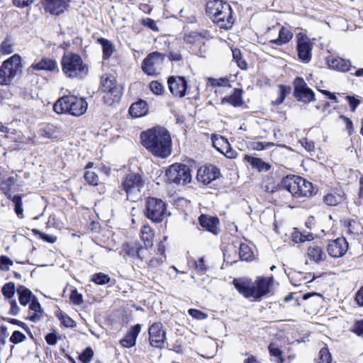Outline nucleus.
I'll use <instances>...</instances> for the list:
<instances>
[{
  "label": "nucleus",
  "instance_id": "f257e3e1",
  "mask_svg": "<svg viewBox=\"0 0 363 363\" xmlns=\"http://www.w3.org/2000/svg\"><path fill=\"white\" fill-rule=\"evenodd\" d=\"M143 145L155 157L166 158L172 152V138L167 130L155 127L141 133Z\"/></svg>",
  "mask_w": 363,
  "mask_h": 363
},
{
  "label": "nucleus",
  "instance_id": "f03ea898",
  "mask_svg": "<svg viewBox=\"0 0 363 363\" xmlns=\"http://www.w3.org/2000/svg\"><path fill=\"white\" fill-rule=\"evenodd\" d=\"M87 107L88 104L85 99L66 95L58 99L53 105V110L57 114L69 113L79 117L86 113Z\"/></svg>",
  "mask_w": 363,
  "mask_h": 363
},
{
  "label": "nucleus",
  "instance_id": "7ed1b4c3",
  "mask_svg": "<svg viewBox=\"0 0 363 363\" xmlns=\"http://www.w3.org/2000/svg\"><path fill=\"white\" fill-rule=\"evenodd\" d=\"M62 69L67 77L82 79L88 73V66L84 63L82 57L74 53L65 54L61 59Z\"/></svg>",
  "mask_w": 363,
  "mask_h": 363
},
{
  "label": "nucleus",
  "instance_id": "20e7f679",
  "mask_svg": "<svg viewBox=\"0 0 363 363\" xmlns=\"http://www.w3.org/2000/svg\"><path fill=\"white\" fill-rule=\"evenodd\" d=\"M167 203L162 199L148 197L145 199L144 214L152 223H161L170 213H167Z\"/></svg>",
  "mask_w": 363,
  "mask_h": 363
},
{
  "label": "nucleus",
  "instance_id": "39448f33",
  "mask_svg": "<svg viewBox=\"0 0 363 363\" xmlns=\"http://www.w3.org/2000/svg\"><path fill=\"white\" fill-rule=\"evenodd\" d=\"M101 89L104 92V101L108 106L118 103L123 96V87L118 84L115 77L110 75L101 78Z\"/></svg>",
  "mask_w": 363,
  "mask_h": 363
},
{
  "label": "nucleus",
  "instance_id": "423d86ee",
  "mask_svg": "<svg viewBox=\"0 0 363 363\" xmlns=\"http://www.w3.org/2000/svg\"><path fill=\"white\" fill-rule=\"evenodd\" d=\"M169 181L177 184L185 185L191 181L190 168L184 164L174 163L166 172Z\"/></svg>",
  "mask_w": 363,
  "mask_h": 363
},
{
  "label": "nucleus",
  "instance_id": "0eeeda50",
  "mask_svg": "<svg viewBox=\"0 0 363 363\" xmlns=\"http://www.w3.org/2000/svg\"><path fill=\"white\" fill-rule=\"evenodd\" d=\"M21 64V58L18 55L11 56L5 60L0 67V85H7L11 83L16 75Z\"/></svg>",
  "mask_w": 363,
  "mask_h": 363
},
{
  "label": "nucleus",
  "instance_id": "6e6552de",
  "mask_svg": "<svg viewBox=\"0 0 363 363\" xmlns=\"http://www.w3.org/2000/svg\"><path fill=\"white\" fill-rule=\"evenodd\" d=\"M144 182L139 174L130 173L126 175L121 184L123 190L126 193L128 199L134 201L140 196Z\"/></svg>",
  "mask_w": 363,
  "mask_h": 363
},
{
  "label": "nucleus",
  "instance_id": "1a4fd4ad",
  "mask_svg": "<svg viewBox=\"0 0 363 363\" xmlns=\"http://www.w3.org/2000/svg\"><path fill=\"white\" fill-rule=\"evenodd\" d=\"M165 55L159 52H153L147 55L142 62L143 71L147 75H157L163 65Z\"/></svg>",
  "mask_w": 363,
  "mask_h": 363
},
{
  "label": "nucleus",
  "instance_id": "9d476101",
  "mask_svg": "<svg viewBox=\"0 0 363 363\" xmlns=\"http://www.w3.org/2000/svg\"><path fill=\"white\" fill-rule=\"evenodd\" d=\"M293 84L294 96L298 101L310 103L315 100V93L302 77H296Z\"/></svg>",
  "mask_w": 363,
  "mask_h": 363
},
{
  "label": "nucleus",
  "instance_id": "9b49d317",
  "mask_svg": "<svg viewBox=\"0 0 363 363\" xmlns=\"http://www.w3.org/2000/svg\"><path fill=\"white\" fill-rule=\"evenodd\" d=\"M150 345L156 348H164L166 342V331L163 325L158 322L152 324L148 329Z\"/></svg>",
  "mask_w": 363,
  "mask_h": 363
},
{
  "label": "nucleus",
  "instance_id": "f8f14e48",
  "mask_svg": "<svg viewBox=\"0 0 363 363\" xmlns=\"http://www.w3.org/2000/svg\"><path fill=\"white\" fill-rule=\"evenodd\" d=\"M274 282V277L272 276L269 277H257L253 283L254 286V300L257 301L267 296L270 292V288L272 286Z\"/></svg>",
  "mask_w": 363,
  "mask_h": 363
},
{
  "label": "nucleus",
  "instance_id": "ddd939ff",
  "mask_svg": "<svg viewBox=\"0 0 363 363\" xmlns=\"http://www.w3.org/2000/svg\"><path fill=\"white\" fill-rule=\"evenodd\" d=\"M296 48L298 59L304 63H308L311 60L313 43L306 35L298 34Z\"/></svg>",
  "mask_w": 363,
  "mask_h": 363
},
{
  "label": "nucleus",
  "instance_id": "4468645a",
  "mask_svg": "<svg viewBox=\"0 0 363 363\" xmlns=\"http://www.w3.org/2000/svg\"><path fill=\"white\" fill-rule=\"evenodd\" d=\"M220 176V170L216 166L211 164L201 167L197 171L196 178L203 184L208 185Z\"/></svg>",
  "mask_w": 363,
  "mask_h": 363
},
{
  "label": "nucleus",
  "instance_id": "2eb2a0df",
  "mask_svg": "<svg viewBox=\"0 0 363 363\" xmlns=\"http://www.w3.org/2000/svg\"><path fill=\"white\" fill-rule=\"evenodd\" d=\"M167 83L169 90L173 96L182 98L186 95L187 81L184 77L170 76Z\"/></svg>",
  "mask_w": 363,
  "mask_h": 363
},
{
  "label": "nucleus",
  "instance_id": "dca6fc26",
  "mask_svg": "<svg viewBox=\"0 0 363 363\" xmlns=\"http://www.w3.org/2000/svg\"><path fill=\"white\" fill-rule=\"evenodd\" d=\"M348 250V242L344 237L330 240L327 245L328 255L333 257H342Z\"/></svg>",
  "mask_w": 363,
  "mask_h": 363
},
{
  "label": "nucleus",
  "instance_id": "f3484780",
  "mask_svg": "<svg viewBox=\"0 0 363 363\" xmlns=\"http://www.w3.org/2000/svg\"><path fill=\"white\" fill-rule=\"evenodd\" d=\"M233 284L236 290L245 298H254L255 283L248 278L241 277L234 279Z\"/></svg>",
  "mask_w": 363,
  "mask_h": 363
},
{
  "label": "nucleus",
  "instance_id": "a211bd4d",
  "mask_svg": "<svg viewBox=\"0 0 363 363\" xmlns=\"http://www.w3.org/2000/svg\"><path fill=\"white\" fill-rule=\"evenodd\" d=\"M212 21L221 29L230 30L234 23L231 6L230 5H225L223 13L221 12L218 17H214Z\"/></svg>",
  "mask_w": 363,
  "mask_h": 363
},
{
  "label": "nucleus",
  "instance_id": "6ab92c4d",
  "mask_svg": "<svg viewBox=\"0 0 363 363\" xmlns=\"http://www.w3.org/2000/svg\"><path fill=\"white\" fill-rule=\"evenodd\" d=\"M40 136L52 140H59L63 135V131L60 126L51 123L43 125L39 130Z\"/></svg>",
  "mask_w": 363,
  "mask_h": 363
},
{
  "label": "nucleus",
  "instance_id": "aec40b11",
  "mask_svg": "<svg viewBox=\"0 0 363 363\" xmlns=\"http://www.w3.org/2000/svg\"><path fill=\"white\" fill-rule=\"evenodd\" d=\"M125 255L133 259L143 260L144 258V249L139 242H130L123 245Z\"/></svg>",
  "mask_w": 363,
  "mask_h": 363
},
{
  "label": "nucleus",
  "instance_id": "412c9836",
  "mask_svg": "<svg viewBox=\"0 0 363 363\" xmlns=\"http://www.w3.org/2000/svg\"><path fill=\"white\" fill-rule=\"evenodd\" d=\"M141 325L138 323L132 326L126 333L125 337L120 341L121 345L127 348L135 345L137 337L140 333Z\"/></svg>",
  "mask_w": 363,
  "mask_h": 363
},
{
  "label": "nucleus",
  "instance_id": "4be33fe9",
  "mask_svg": "<svg viewBox=\"0 0 363 363\" xmlns=\"http://www.w3.org/2000/svg\"><path fill=\"white\" fill-rule=\"evenodd\" d=\"M199 223L202 228H205L214 235H217L219 232L218 227L219 224V220L216 217L201 214L199 217Z\"/></svg>",
  "mask_w": 363,
  "mask_h": 363
},
{
  "label": "nucleus",
  "instance_id": "5701e85b",
  "mask_svg": "<svg viewBox=\"0 0 363 363\" xmlns=\"http://www.w3.org/2000/svg\"><path fill=\"white\" fill-rule=\"evenodd\" d=\"M225 5H230L226 1L223 0H214L208 1L206 4V11L208 17L213 20L214 17H218L223 10Z\"/></svg>",
  "mask_w": 363,
  "mask_h": 363
},
{
  "label": "nucleus",
  "instance_id": "b1692460",
  "mask_svg": "<svg viewBox=\"0 0 363 363\" xmlns=\"http://www.w3.org/2000/svg\"><path fill=\"white\" fill-rule=\"evenodd\" d=\"M296 178H299V176L287 175L281 181L282 188L287 190L295 197H296L298 190V180Z\"/></svg>",
  "mask_w": 363,
  "mask_h": 363
},
{
  "label": "nucleus",
  "instance_id": "393cba45",
  "mask_svg": "<svg viewBox=\"0 0 363 363\" xmlns=\"http://www.w3.org/2000/svg\"><path fill=\"white\" fill-rule=\"evenodd\" d=\"M208 31L203 30L201 33L191 31L186 33L184 35V40L188 44L196 45L200 48L204 45L203 39L206 37Z\"/></svg>",
  "mask_w": 363,
  "mask_h": 363
},
{
  "label": "nucleus",
  "instance_id": "a878e982",
  "mask_svg": "<svg viewBox=\"0 0 363 363\" xmlns=\"http://www.w3.org/2000/svg\"><path fill=\"white\" fill-rule=\"evenodd\" d=\"M148 112V105L144 100H139L138 101L133 103L130 108L129 113L132 117L139 118L144 116Z\"/></svg>",
  "mask_w": 363,
  "mask_h": 363
},
{
  "label": "nucleus",
  "instance_id": "bb28decb",
  "mask_svg": "<svg viewBox=\"0 0 363 363\" xmlns=\"http://www.w3.org/2000/svg\"><path fill=\"white\" fill-rule=\"evenodd\" d=\"M69 0H46V9L52 14L59 15L64 11Z\"/></svg>",
  "mask_w": 363,
  "mask_h": 363
},
{
  "label": "nucleus",
  "instance_id": "cd10ccee",
  "mask_svg": "<svg viewBox=\"0 0 363 363\" xmlns=\"http://www.w3.org/2000/svg\"><path fill=\"white\" fill-rule=\"evenodd\" d=\"M328 63L330 68L340 72H348L352 67L350 60L340 57H333L328 60Z\"/></svg>",
  "mask_w": 363,
  "mask_h": 363
},
{
  "label": "nucleus",
  "instance_id": "c85d7f7f",
  "mask_svg": "<svg viewBox=\"0 0 363 363\" xmlns=\"http://www.w3.org/2000/svg\"><path fill=\"white\" fill-rule=\"evenodd\" d=\"M298 180V190L297 192V198L309 196L312 195L313 184L303 177L296 178Z\"/></svg>",
  "mask_w": 363,
  "mask_h": 363
},
{
  "label": "nucleus",
  "instance_id": "c756f323",
  "mask_svg": "<svg viewBox=\"0 0 363 363\" xmlns=\"http://www.w3.org/2000/svg\"><path fill=\"white\" fill-rule=\"evenodd\" d=\"M32 67L36 70L58 71L56 61L50 58H43L37 63L33 64Z\"/></svg>",
  "mask_w": 363,
  "mask_h": 363
},
{
  "label": "nucleus",
  "instance_id": "7c9ffc66",
  "mask_svg": "<svg viewBox=\"0 0 363 363\" xmlns=\"http://www.w3.org/2000/svg\"><path fill=\"white\" fill-rule=\"evenodd\" d=\"M228 103L236 107L242 105V90L240 89H235L233 93L228 97H224L221 99V104Z\"/></svg>",
  "mask_w": 363,
  "mask_h": 363
},
{
  "label": "nucleus",
  "instance_id": "2f4dec72",
  "mask_svg": "<svg viewBox=\"0 0 363 363\" xmlns=\"http://www.w3.org/2000/svg\"><path fill=\"white\" fill-rule=\"evenodd\" d=\"M293 37V33L286 28L282 26L279 32V37L277 39L271 40L269 43L281 46L289 43Z\"/></svg>",
  "mask_w": 363,
  "mask_h": 363
},
{
  "label": "nucleus",
  "instance_id": "473e14b6",
  "mask_svg": "<svg viewBox=\"0 0 363 363\" xmlns=\"http://www.w3.org/2000/svg\"><path fill=\"white\" fill-rule=\"evenodd\" d=\"M140 238L146 249L153 245L154 232L150 226H143L140 230Z\"/></svg>",
  "mask_w": 363,
  "mask_h": 363
},
{
  "label": "nucleus",
  "instance_id": "72a5a7b5",
  "mask_svg": "<svg viewBox=\"0 0 363 363\" xmlns=\"http://www.w3.org/2000/svg\"><path fill=\"white\" fill-rule=\"evenodd\" d=\"M18 295V300L21 305L26 306L30 301H31L32 292L30 289L24 286H18L16 289Z\"/></svg>",
  "mask_w": 363,
  "mask_h": 363
},
{
  "label": "nucleus",
  "instance_id": "f704fd0d",
  "mask_svg": "<svg viewBox=\"0 0 363 363\" xmlns=\"http://www.w3.org/2000/svg\"><path fill=\"white\" fill-rule=\"evenodd\" d=\"M308 256L315 262L323 260L325 257L322 248L316 245H313L308 247Z\"/></svg>",
  "mask_w": 363,
  "mask_h": 363
},
{
  "label": "nucleus",
  "instance_id": "c9c22d12",
  "mask_svg": "<svg viewBox=\"0 0 363 363\" xmlns=\"http://www.w3.org/2000/svg\"><path fill=\"white\" fill-rule=\"evenodd\" d=\"M99 43L102 46L104 59H108L113 54L114 48L111 41L101 38L98 39Z\"/></svg>",
  "mask_w": 363,
  "mask_h": 363
},
{
  "label": "nucleus",
  "instance_id": "e433bc0d",
  "mask_svg": "<svg viewBox=\"0 0 363 363\" xmlns=\"http://www.w3.org/2000/svg\"><path fill=\"white\" fill-rule=\"evenodd\" d=\"M268 350L270 355L276 358L275 362L277 363L284 362V359L282 357V351L277 344L271 342L268 346Z\"/></svg>",
  "mask_w": 363,
  "mask_h": 363
},
{
  "label": "nucleus",
  "instance_id": "4c0bfd02",
  "mask_svg": "<svg viewBox=\"0 0 363 363\" xmlns=\"http://www.w3.org/2000/svg\"><path fill=\"white\" fill-rule=\"evenodd\" d=\"M343 195L329 193L323 197V201L328 206H334L343 201Z\"/></svg>",
  "mask_w": 363,
  "mask_h": 363
},
{
  "label": "nucleus",
  "instance_id": "58836bf2",
  "mask_svg": "<svg viewBox=\"0 0 363 363\" xmlns=\"http://www.w3.org/2000/svg\"><path fill=\"white\" fill-rule=\"evenodd\" d=\"M239 256L242 260L251 261L253 257V252L247 244L241 243L239 248Z\"/></svg>",
  "mask_w": 363,
  "mask_h": 363
},
{
  "label": "nucleus",
  "instance_id": "ea45409f",
  "mask_svg": "<svg viewBox=\"0 0 363 363\" xmlns=\"http://www.w3.org/2000/svg\"><path fill=\"white\" fill-rule=\"evenodd\" d=\"M12 202L14 203V211L16 213L17 216L19 218H23V208L22 203V195L16 194L14 195L12 198Z\"/></svg>",
  "mask_w": 363,
  "mask_h": 363
},
{
  "label": "nucleus",
  "instance_id": "a19ab883",
  "mask_svg": "<svg viewBox=\"0 0 363 363\" xmlns=\"http://www.w3.org/2000/svg\"><path fill=\"white\" fill-rule=\"evenodd\" d=\"M293 241L295 242H303L306 241H311L313 240V235L311 233H307L306 234L295 230L292 233Z\"/></svg>",
  "mask_w": 363,
  "mask_h": 363
},
{
  "label": "nucleus",
  "instance_id": "79ce46f5",
  "mask_svg": "<svg viewBox=\"0 0 363 363\" xmlns=\"http://www.w3.org/2000/svg\"><path fill=\"white\" fill-rule=\"evenodd\" d=\"M252 168L257 169L258 172H267L270 169L271 165L264 160H247Z\"/></svg>",
  "mask_w": 363,
  "mask_h": 363
},
{
  "label": "nucleus",
  "instance_id": "37998d69",
  "mask_svg": "<svg viewBox=\"0 0 363 363\" xmlns=\"http://www.w3.org/2000/svg\"><path fill=\"white\" fill-rule=\"evenodd\" d=\"M16 291V286L13 282L6 283L1 288V292L4 296L9 299L12 298Z\"/></svg>",
  "mask_w": 363,
  "mask_h": 363
},
{
  "label": "nucleus",
  "instance_id": "c03bdc74",
  "mask_svg": "<svg viewBox=\"0 0 363 363\" xmlns=\"http://www.w3.org/2000/svg\"><path fill=\"white\" fill-rule=\"evenodd\" d=\"M111 278L108 274L98 272L92 276L91 281L98 285H104L109 283Z\"/></svg>",
  "mask_w": 363,
  "mask_h": 363
},
{
  "label": "nucleus",
  "instance_id": "a18cd8bd",
  "mask_svg": "<svg viewBox=\"0 0 363 363\" xmlns=\"http://www.w3.org/2000/svg\"><path fill=\"white\" fill-rule=\"evenodd\" d=\"M289 91H290V87H288L283 84H280L279 86V96L274 101V104L275 105L281 104L284 102V101L285 100L286 95L289 92Z\"/></svg>",
  "mask_w": 363,
  "mask_h": 363
},
{
  "label": "nucleus",
  "instance_id": "49530a36",
  "mask_svg": "<svg viewBox=\"0 0 363 363\" xmlns=\"http://www.w3.org/2000/svg\"><path fill=\"white\" fill-rule=\"evenodd\" d=\"M57 316L61 323L66 328H74L77 325L76 322L65 313L60 312Z\"/></svg>",
  "mask_w": 363,
  "mask_h": 363
},
{
  "label": "nucleus",
  "instance_id": "de8ad7c7",
  "mask_svg": "<svg viewBox=\"0 0 363 363\" xmlns=\"http://www.w3.org/2000/svg\"><path fill=\"white\" fill-rule=\"evenodd\" d=\"M93 356V350L90 347H88L79 354V359L82 363H89L91 362Z\"/></svg>",
  "mask_w": 363,
  "mask_h": 363
},
{
  "label": "nucleus",
  "instance_id": "09e8293b",
  "mask_svg": "<svg viewBox=\"0 0 363 363\" xmlns=\"http://www.w3.org/2000/svg\"><path fill=\"white\" fill-rule=\"evenodd\" d=\"M332 357L327 347H323L319 352V359L318 363H330Z\"/></svg>",
  "mask_w": 363,
  "mask_h": 363
},
{
  "label": "nucleus",
  "instance_id": "8fccbe9b",
  "mask_svg": "<svg viewBox=\"0 0 363 363\" xmlns=\"http://www.w3.org/2000/svg\"><path fill=\"white\" fill-rule=\"evenodd\" d=\"M84 177L86 182L91 185L96 186L99 184V177L94 172L86 171Z\"/></svg>",
  "mask_w": 363,
  "mask_h": 363
},
{
  "label": "nucleus",
  "instance_id": "3c124183",
  "mask_svg": "<svg viewBox=\"0 0 363 363\" xmlns=\"http://www.w3.org/2000/svg\"><path fill=\"white\" fill-rule=\"evenodd\" d=\"M26 340V335L19 330H14L9 338V341L13 344H18Z\"/></svg>",
  "mask_w": 363,
  "mask_h": 363
},
{
  "label": "nucleus",
  "instance_id": "603ef678",
  "mask_svg": "<svg viewBox=\"0 0 363 363\" xmlns=\"http://www.w3.org/2000/svg\"><path fill=\"white\" fill-rule=\"evenodd\" d=\"M69 299L73 304L77 306L82 304L84 302L82 294L79 293L77 289L72 290Z\"/></svg>",
  "mask_w": 363,
  "mask_h": 363
},
{
  "label": "nucleus",
  "instance_id": "864d4df0",
  "mask_svg": "<svg viewBox=\"0 0 363 363\" xmlns=\"http://www.w3.org/2000/svg\"><path fill=\"white\" fill-rule=\"evenodd\" d=\"M1 319L4 321H6L11 324L18 325L19 327L23 328L25 331L28 333L30 335H32L31 332L30 331V329L28 328L27 325L26 323H24L23 322H21L17 319L11 318L1 317Z\"/></svg>",
  "mask_w": 363,
  "mask_h": 363
},
{
  "label": "nucleus",
  "instance_id": "5fc2aeb1",
  "mask_svg": "<svg viewBox=\"0 0 363 363\" xmlns=\"http://www.w3.org/2000/svg\"><path fill=\"white\" fill-rule=\"evenodd\" d=\"M13 261L6 255L0 256V270L9 271L10 267L13 265Z\"/></svg>",
  "mask_w": 363,
  "mask_h": 363
},
{
  "label": "nucleus",
  "instance_id": "6e6d98bb",
  "mask_svg": "<svg viewBox=\"0 0 363 363\" xmlns=\"http://www.w3.org/2000/svg\"><path fill=\"white\" fill-rule=\"evenodd\" d=\"M150 89L152 93L157 95H161L164 92L163 85L158 81H152L150 82Z\"/></svg>",
  "mask_w": 363,
  "mask_h": 363
},
{
  "label": "nucleus",
  "instance_id": "4d7b16f0",
  "mask_svg": "<svg viewBox=\"0 0 363 363\" xmlns=\"http://www.w3.org/2000/svg\"><path fill=\"white\" fill-rule=\"evenodd\" d=\"M188 312L191 317L197 320H204L208 316L205 313L194 308L189 309Z\"/></svg>",
  "mask_w": 363,
  "mask_h": 363
},
{
  "label": "nucleus",
  "instance_id": "13d9d810",
  "mask_svg": "<svg viewBox=\"0 0 363 363\" xmlns=\"http://www.w3.org/2000/svg\"><path fill=\"white\" fill-rule=\"evenodd\" d=\"M194 265L198 273L203 274L207 269V267L204 264L203 257H200L197 261H195Z\"/></svg>",
  "mask_w": 363,
  "mask_h": 363
},
{
  "label": "nucleus",
  "instance_id": "bf43d9fd",
  "mask_svg": "<svg viewBox=\"0 0 363 363\" xmlns=\"http://www.w3.org/2000/svg\"><path fill=\"white\" fill-rule=\"evenodd\" d=\"M208 82L212 86H221L228 84V80L224 78L214 79L209 78Z\"/></svg>",
  "mask_w": 363,
  "mask_h": 363
},
{
  "label": "nucleus",
  "instance_id": "052dcab7",
  "mask_svg": "<svg viewBox=\"0 0 363 363\" xmlns=\"http://www.w3.org/2000/svg\"><path fill=\"white\" fill-rule=\"evenodd\" d=\"M0 49L3 54H10L13 51L12 45L8 40H5L1 43Z\"/></svg>",
  "mask_w": 363,
  "mask_h": 363
},
{
  "label": "nucleus",
  "instance_id": "680f3d73",
  "mask_svg": "<svg viewBox=\"0 0 363 363\" xmlns=\"http://www.w3.org/2000/svg\"><path fill=\"white\" fill-rule=\"evenodd\" d=\"M29 308L35 313H40L43 311L40 303L35 296H33L30 301Z\"/></svg>",
  "mask_w": 363,
  "mask_h": 363
},
{
  "label": "nucleus",
  "instance_id": "e2e57ef3",
  "mask_svg": "<svg viewBox=\"0 0 363 363\" xmlns=\"http://www.w3.org/2000/svg\"><path fill=\"white\" fill-rule=\"evenodd\" d=\"M142 23L143 26L149 28L150 29L152 30H158V28L156 25L155 21L150 18H145L142 20Z\"/></svg>",
  "mask_w": 363,
  "mask_h": 363
},
{
  "label": "nucleus",
  "instance_id": "0e129e2a",
  "mask_svg": "<svg viewBox=\"0 0 363 363\" xmlns=\"http://www.w3.org/2000/svg\"><path fill=\"white\" fill-rule=\"evenodd\" d=\"M8 337L7 328L4 325L0 326V350L6 344V339Z\"/></svg>",
  "mask_w": 363,
  "mask_h": 363
},
{
  "label": "nucleus",
  "instance_id": "69168bd1",
  "mask_svg": "<svg viewBox=\"0 0 363 363\" xmlns=\"http://www.w3.org/2000/svg\"><path fill=\"white\" fill-rule=\"evenodd\" d=\"M340 118L345 123V128L348 131L349 135H351L353 133V124L352 121L349 118L342 115L340 116Z\"/></svg>",
  "mask_w": 363,
  "mask_h": 363
},
{
  "label": "nucleus",
  "instance_id": "338daca9",
  "mask_svg": "<svg viewBox=\"0 0 363 363\" xmlns=\"http://www.w3.org/2000/svg\"><path fill=\"white\" fill-rule=\"evenodd\" d=\"M46 342L50 345H55L58 340V337L55 333H50L45 337Z\"/></svg>",
  "mask_w": 363,
  "mask_h": 363
},
{
  "label": "nucleus",
  "instance_id": "774afa93",
  "mask_svg": "<svg viewBox=\"0 0 363 363\" xmlns=\"http://www.w3.org/2000/svg\"><path fill=\"white\" fill-rule=\"evenodd\" d=\"M354 332L357 335L363 337V320L357 321L355 323Z\"/></svg>",
  "mask_w": 363,
  "mask_h": 363
}]
</instances>
